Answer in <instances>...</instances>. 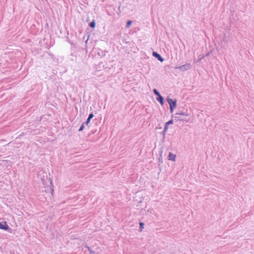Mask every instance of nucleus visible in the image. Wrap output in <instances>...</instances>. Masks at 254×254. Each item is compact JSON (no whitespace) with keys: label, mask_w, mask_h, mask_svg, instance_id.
Segmentation results:
<instances>
[{"label":"nucleus","mask_w":254,"mask_h":254,"mask_svg":"<svg viewBox=\"0 0 254 254\" xmlns=\"http://www.w3.org/2000/svg\"><path fill=\"white\" fill-rule=\"evenodd\" d=\"M0 229L7 231L9 233L12 232V229L8 226L5 221L0 222Z\"/></svg>","instance_id":"obj_1"},{"label":"nucleus","mask_w":254,"mask_h":254,"mask_svg":"<svg viewBox=\"0 0 254 254\" xmlns=\"http://www.w3.org/2000/svg\"><path fill=\"white\" fill-rule=\"evenodd\" d=\"M167 101L169 104L170 110L171 111H172L176 106V100H174L171 98H168L167 99Z\"/></svg>","instance_id":"obj_2"},{"label":"nucleus","mask_w":254,"mask_h":254,"mask_svg":"<svg viewBox=\"0 0 254 254\" xmlns=\"http://www.w3.org/2000/svg\"><path fill=\"white\" fill-rule=\"evenodd\" d=\"M176 155L174 154L173 153H172L171 152L169 153L168 156V160L174 161L176 160Z\"/></svg>","instance_id":"obj_3"},{"label":"nucleus","mask_w":254,"mask_h":254,"mask_svg":"<svg viewBox=\"0 0 254 254\" xmlns=\"http://www.w3.org/2000/svg\"><path fill=\"white\" fill-rule=\"evenodd\" d=\"M153 55L156 57V58L158 59V60H159L161 62H163V59H162V58L161 57V56L159 54H158L156 52H154L153 53Z\"/></svg>","instance_id":"obj_4"},{"label":"nucleus","mask_w":254,"mask_h":254,"mask_svg":"<svg viewBox=\"0 0 254 254\" xmlns=\"http://www.w3.org/2000/svg\"><path fill=\"white\" fill-rule=\"evenodd\" d=\"M168 129V127H164V129L162 131V134L163 135V137H162V139H163V140L164 141L165 140V134H166V133Z\"/></svg>","instance_id":"obj_5"},{"label":"nucleus","mask_w":254,"mask_h":254,"mask_svg":"<svg viewBox=\"0 0 254 254\" xmlns=\"http://www.w3.org/2000/svg\"><path fill=\"white\" fill-rule=\"evenodd\" d=\"M85 247L88 249V250L90 252V254H95V252L93 251L90 247L87 246V245H85Z\"/></svg>","instance_id":"obj_6"},{"label":"nucleus","mask_w":254,"mask_h":254,"mask_svg":"<svg viewBox=\"0 0 254 254\" xmlns=\"http://www.w3.org/2000/svg\"><path fill=\"white\" fill-rule=\"evenodd\" d=\"M173 123V120H170L168 122H166L165 124V127H168L169 125H170L171 124H172Z\"/></svg>","instance_id":"obj_7"},{"label":"nucleus","mask_w":254,"mask_h":254,"mask_svg":"<svg viewBox=\"0 0 254 254\" xmlns=\"http://www.w3.org/2000/svg\"><path fill=\"white\" fill-rule=\"evenodd\" d=\"M139 224L140 231H141L142 229L144 228V224L143 222H140Z\"/></svg>","instance_id":"obj_8"},{"label":"nucleus","mask_w":254,"mask_h":254,"mask_svg":"<svg viewBox=\"0 0 254 254\" xmlns=\"http://www.w3.org/2000/svg\"><path fill=\"white\" fill-rule=\"evenodd\" d=\"M158 97L157 98V100L158 101H159L160 102V103L161 104H163V97L161 96V95H159V96H158Z\"/></svg>","instance_id":"obj_9"},{"label":"nucleus","mask_w":254,"mask_h":254,"mask_svg":"<svg viewBox=\"0 0 254 254\" xmlns=\"http://www.w3.org/2000/svg\"><path fill=\"white\" fill-rule=\"evenodd\" d=\"M84 125H85V124H84V123H82V124H81V125L80 126V127L78 129V131H82V130H83V128H84Z\"/></svg>","instance_id":"obj_10"},{"label":"nucleus","mask_w":254,"mask_h":254,"mask_svg":"<svg viewBox=\"0 0 254 254\" xmlns=\"http://www.w3.org/2000/svg\"><path fill=\"white\" fill-rule=\"evenodd\" d=\"M89 25L92 28H94L95 27V22L94 21H92L89 24Z\"/></svg>","instance_id":"obj_11"},{"label":"nucleus","mask_w":254,"mask_h":254,"mask_svg":"<svg viewBox=\"0 0 254 254\" xmlns=\"http://www.w3.org/2000/svg\"><path fill=\"white\" fill-rule=\"evenodd\" d=\"M90 121H91L90 119L87 118L85 122H84L83 123L86 125H88L89 124V123H90Z\"/></svg>","instance_id":"obj_12"},{"label":"nucleus","mask_w":254,"mask_h":254,"mask_svg":"<svg viewBox=\"0 0 254 254\" xmlns=\"http://www.w3.org/2000/svg\"><path fill=\"white\" fill-rule=\"evenodd\" d=\"M131 23H132V21H131V20L128 21L127 22V23L126 27H127V28L129 27H130V26L131 25Z\"/></svg>","instance_id":"obj_13"},{"label":"nucleus","mask_w":254,"mask_h":254,"mask_svg":"<svg viewBox=\"0 0 254 254\" xmlns=\"http://www.w3.org/2000/svg\"><path fill=\"white\" fill-rule=\"evenodd\" d=\"M153 92L154 93L158 96H159V95H160V94H159V93L157 91V89H154L153 90Z\"/></svg>","instance_id":"obj_14"},{"label":"nucleus","mask_w":254,"mask_h":254,"mask_svg":"<svg viewBox=\"0 0 254 254\" xmlns=\"http://www.w3.org/2000/svg\"><path fill=\"white\" fill-rule=\"evenodd\" d=\"M93 117H94V115H93V113H92V112H91V113L89 114V116H88V118H89V119H90V120H91V119H92Z\"/></svg>","instance_id":"obj_15"},{"label":"nucleus","mask_w":254,"mask_h":254,"mask_svg":"<svg viewBox=\"0 0 254 254\" xmlns=\"http://www.w3.org/2000/svg\"><path fill=\"white\" fill-rule=\"evenodd\" d=\"M185 112H181V113L178 114H179V115H182V116L188 115V114H185Z\"/></svg>","instance_id":"obj_16"},{"label":"nucleus","mask_w":254,"mask_h":254,"mask_svg":"<svg viewBox=\"0 0 254 254\" xmlns=\"http://www.w3.org/2000/svg\"><path fill=\"white\" fill-rule=\"evenodd\" d=\"M50 182L51 185L52 186V187H53L52 180L51 178H50Z\"/></svg>","instance_id":"obj_17"},{"label":"nucleus","mask_w":254,"mask_h":254,"mask_svg":"<svg viewBox=\"0 0 254 254\" xmlns=\"http://www.w3.org/2000/svg\"><path fill=\"white\" fill-rule=\"evenodd\" d=\"M53 191H54V189H53V188H52V189H51V193H52V194H53Z\"/></svg>","instance_id":"obj_18"},{"label":"nucleus","mask_w":254,"mask_h":254,"mask_svg":"<svg viewBox=\"0 0 254 254\" xmlns=\"http://www.w3.org/2000/svg\"><path fill=\"white\" fill-rule=\"evenodd\" d=\"M180 120H185V119H183V118L180 119Z\"/></svg>","instance_id":"obj_19"}]
</instances>
